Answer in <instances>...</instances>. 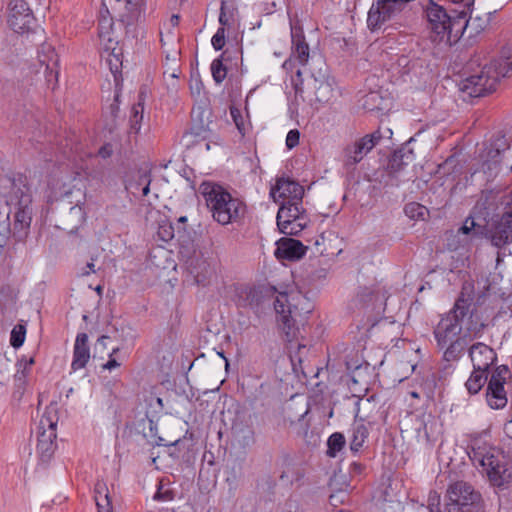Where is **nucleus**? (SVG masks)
<instances>
[{
    "label": "nucleus",
    "mask_w": 512,
    "mask_h": 512,
    "mask_svg": "<svg viewBox=\"0 0 512 512\" xmlns=\"http://www.w3.org/2000/svg\"><path fill=\"white\" fill-rule=\"evenodd\" d=\"M118 351L119 348H114L112 350L111 354L109 355V360L103 365L104 369L112 370L120 366V363L116 359L112 358V356L116 354Z\"/></svg>",
    "instance_id": "nucleus-53"
},
{
    "label": "nucleus",
    "mask_w": 512,
    "mask_h": 512,
    "mask_svg": "<svg viewBox=\"0 0 512 512\" xmlns=\"http://www.w3.org/2000/svg\"><path fill=\"white\" fill-rule=\"evenodd\" d=\"M230 114H231V117H232L239 133L242 136H245L248 131V126L245 123V120H244V117H243L241 111L238 108L231 107Z\"/></svg>",
    "instance_id": "nucleus-45"
},
{
    "label": "nucleus",
    "mask_w": 512,
    "mask_h": 512,
    "mask_svg": "<svg viewBox=\"0 0 512 512\" xmlns=\"http://www.w3.org/2000/svg\"><path fill=\"white\" fill-rule=\"evenodd\" d=\"M457 315L451 309L445 316L441 318L433 330L437 347L446 345L448 342L463 336L462 326L457 320Z\"/></svg>",
    "instance_id": "nucleus-17"
},
{
    "label": "nucleus",
    "mask_w": 512,
    "mask_h": 512,
    "mask_svg": "<svg viewBox=\"0 0 512 512\" xmlns=\"http://www.w3.org/2000/svg\"><path fill=\"white\" fill-rule=\"evenodd\" d=\"M175 230L172 223L168 220H163L158 225V230L156 232V239L168 243L174 238Z\"/></svg>",
    "instance_id": "nucleus-41"
},
{
    "label": "nucleus",
    "mask_w": 512,
    "mask_h": 512,
    "mask_svg": "<svg viewBox=\"0 0 512 512\" xmlns=\"http://www.w3.org/2000/svg\"><path fill=\"white\" fill-rule=\"evenodd\" d=\"M502 214L487 223V236L492 245L501 248L512 243V190L500 198Z\"/></svg>",
    "instance_id": "nucleus-8"
},
{
    "label": "nucleus",
    "mask_w": 512,
    "mask_h": 512,
    "mask_svg": "<svg viewBox=\"0 0 512 512\" xmlns=\"http://www.w3.org/2000/svg\"><path fill=\"white\" fill-rule=\"evenodd\" d=\"M232 431L243 446H250L255 442L254 430L251 425L235 423L232 427Z\"/></svg>",
    "instance_id": "nucleus-38"
},
{
    "label": "nucleus",
    "mask_w": 512,
    "mask_h": 512,
    "mask_svg": "<svg viewBox=\"0 0 512 512\" xmlns=\"http://www.w3.org/2000/svg\"><path fill=\"white\" fill-rule=\"evenodd\" d=\"M423 207L419 204L411 203L405 207L406 214L410 215L411 217H414V213L416 209H422Z\"/></svg>",
    "instance_id": "nucleus-58"
},
{
    "label": "nucleus",
    "mask_w": 512,
    "mask_h": 512,
    "mask_svg": "<svg viewBox=\"0 0 512 512\" xmlns=\"http://www.w3.org/2000/svg\"><path fill=\"white\" fill-rule=\"evenodd\" d=\"M490 200H494V195L490 193H482L480 199L472 210V214L464 221L459 231L463 234H472L473 236H482L487 234V225L479 222L482 218L486 220V217L490 215Z\"/></svg>",
    "instance_id": "nucleus-15"
},
{
    "label": "nucleus",
    "mask_w": 512,
    "mask_h": 512,
    "mask_svg": "<svg viewBox=\"0 0 512 512\" xmlns=\"http://www.w3.org/2000/svg\"><path fill=\"white\" fill-rule=\"evenodd\" d=\"M58 420L57 406L50 405L46 407L39 421V430H53V432L56 433Z\"/></svg>",
    "instance_id": "nucleus-36"
},
{
    "label": "nucleus",
    "mask_w": 512,
    "mask_h": 512,
    "mask_svg": "<svg viewBox=\"0 0 512 512\" xmlns=\"http://www.w3.org/2000/svg\"><path fill=\"white\" fill-rule=\"evenodd\" d=\"M468 356L474 369L486 372H489L490 367L497 360V354L494 349L483 342H476L469 346Z\"/></svg>",
    "instance_id": "nucleus-20"
},
{
    "label": "nucleus",
    "mask_w": 512,
    "mask_h": 512,
    "mask_svg": "<svg viewBox=\"0 0 512 512\" xmlns=\"http://www.w3.org/2000/svg\"><path fill=\"white\" fill-rule=\"evenodd\" d=\"M296 298H299V296L290 295L287 292H279L274 301L275 311L280 315L282 329L288 342L295 340L299 331L295 327V317L298 314V308L295 304L291 303Z\"/></svg>",
    "instance_id": "nucleus-11"
},
{
    "label": "nucleus",
    "mask_w": 512,
    "mask_h": 512,
    "mask_svg": "<svg viewBox=\"0 0 512 512\" xmlns=\"http://www.w3.org/2000/svg\"><path fill=\"white\" fill-rule=\"evenodd\" d=\"M211 73L214 81L217 84H220L224 81L227 75V68L223 64V55L212 61Z\"/></svg>",
    "instance_id": "nucleus-42"
},
{
    "label": "nucleus",
    "mask_w": 512,
    "mask_h": 512,
    "mask_svg": "<svg viewBox=\"0 0 512 512\" xmlns=\"http://www.w3.org/2000/svg\"><path fill=\"white\" fill-rule=\"evenodd\" d=\"M270 195L275 202H291L302 200L304 188L289 178H279L271 188Z\"/></svg>",
    "instance_id": "nucleus-19"
},
{
    "label": "nucleus",
    "mask_w": 512,
    "mask_h": 512,
    "mask_svg": "<svg viewBox=\"0 0 512 512\" xmlns=\"http://www.w3.org/2000/svg\"><path fill=\"white\" fill-rule=\"evenodd\" d=\"M487 405L494 410H501L507 406L508 398L505 385L500 382H488L486 388Z\"/></svg>",
    "instance_id": "nucleus-26"
},
{
    "label": "nucleus",
    "mask_w": 512,
    "mask_h": 512,
    "mask_svg": "<svg viewBox=\"0 0 512 512\" xmlns=\"http://www.w3.org/2000/svg\"><path fill=\"white\" fill-rule=\"evenodd\" d=\"M300 216H307L303 208L302 200L281 202L277 213V221L286 219H297Z\"/></svg>",
    "instance_id": "nucleus-31"
},
{
    "label": "nucleus",
    "mask_w": 512,
    "mask_h": 512,
    "mask_svg": "<svg viewBox=\"0 0 512 512\" xmlns=\"http://www.w3.org/2000/svg\"><path fill=\"white\" fill-rule=\"evenodd\" d=\"M329 89H330L329 84H327V83H322V84L319 86L317 93H318V92H320L321 90H329ZM316 97H317V100H318V101H322V100H323V99H322L318 94L316 95Z\"/></svg>",
    "instance_id": "nucleus-60"
},
{
    "label": "nucleus",
    "mask_w": 512,
    "mask_h": 512,
    "mask_svg": "<svg viewBox=\"0 0 512 512\" xmlns=\"http://www.w3.org/2000/svg\"><path fill=\"white\" fill-rule=\"evenodd\" d=\"M87 268L89 269V271H86L83 274L88 275L90 272H93V273L95 272L94 263H92V262L88 263Z\"/></svg>",
    "instance_id": "nucleus-62"
},
{
    "label": "nucleus",
    "mask_w": 512,
    "mask_h": 512,
    "mask_svg": "<svg viewBox=\"0 0 512 512\" xmlns=\"http://www.w3.org/2000/svg\"><path fill=\"white\" fill-rule=\"evenodd\" d=\"M119 98H120V94L116 93L114 96V101L110 105V113H111V116L114 118H116L119 113V103H120Z\"/></svg>",
    "instance_id": "nucleus-55"
},
{
    "label": "nucleus",
    "mask_w": 512,
    "mask_h": 512,
    "mask_svg": "<svg viewBox=\"0 0 512 512\" xmlns=\"http://www.w3.org/2000/svg\"><path fill=\"white\" fill-rule=\"evenodd\" d=\"M385 294H380L379 287H361L353 302L356 307L371 309L381 308Z\"/></svg>",
    "instance_id": "nucleus-22"
},
{
    "label": "nucleus",
    "mask_w": 512,
    "mask_h": 512,
    "mask_svg": "<svg viewBox=\"0 0 512 512\" xmlns=\"http://www.w3.org/2000/svg\"><path fill=\"white\" fill-rule=\"evenodd\" d=\"M510 371L508 366L506 365H500L497 366L494 371L491 373V376L489 378L488 382H500L501 384L505 385L506 380L508 378Z\"/></svg>",
    "instance_id": "nucleus-47"
},
{
    "label": "nucleus",
    "mask_w": 512,
    "mask_h": 512,
    "mask_svg": "<svg viewBox=\"0 0 512 512\" xmlns=\"http://www.w3.org/2000/svg\"><path fill=\"white\" fill-rule=\"evenodd\" d=\"M469 448L470 460L483 468L492 487L503 490L511 486L512 456L492 446L481 437L474 438Z\"/></svg>",
    "instance_id": "nucleus-2"
},
{
    "label": "nucleus",
    "mask_w": 512,
    "mask_h": 512,
    "mask_svg": "<svg viewBox=\"0 0 512 512\" xmlns=\"http://www.w3.org/2000/svg\"><path fill=\"white\" fill-rule=\"evenodd\" d=\"M212 46L215 50H221L225 45V28L219 27L211 39Z\"/></svg>",
    "instance_id": "nucleus-49"
},
{
    "label": "nucleus",
    "mask_w": 512,
    "mask_h": 512,
    "mask_svg": "<svg viewBox=\"0 0 512 512\" xmlns=\"http://www.w3.org/2000/svg\"><path fill=\"white\" fill-rule=\"evenodd\" d=\"M308 221L307 216H300L297 219H283L277 221V226L281 233L296 236L306 228Z\"/></svg>",
    "instance_id": "nucleus-33"
},
{
    "label": "nucleus",
    "mask_w": 512,
    "mask_h": 512,
    "mask_svg": "<svg viewBox=\"0 0 512 512\" xmlns=\"http://www.w3.org/2000/svg\"><path fill=\"white\" fill-rule=\"evenodd\" d=\"M350 450L353 453L359 452L364 446L368 436L369 429L363 422H354L349 430Z\"/></svg>",
    "instance_id": "nucleus-29"
},
{
    "label": "nucleus",
    "mask_w": 512,
    "mask_h": 512,
    "mask_svg": "<svg viewBox=\"0 0 512 512\" xmlns=\"http://www.w3.org/2000/svg\"><path fill=\"white\" fill-rule=\"evenodd\" d=\"M38 69L36 76L43 75L48 88L54 90L58 85L59 76V57L50 44L44 43L38 50ZM40 80L37 77V81Z\"/></svg>",
    "instance_id": "nucleus-12"
},
{
    "label": "nucleus",
    "mask_w": 512,
    "mask_h": 512,
    "mask_svg": "<svg viewBox=\"0 0 512 512\" xmlns=\"http://www.w3.org/2000/svg\"><path fill=\"white\" fill-rule=\"evenodd\" d=\"M107 64L110 68L111 73L113 74L115 81H118L117 75L120 73V68L122 66V62L118 54L114 53V51L109 54L107 58Z\"/></svg>",
    "instance_id": "nucleus-48"
},
{
    "label": "nucleus",
    "mask_w": 512,
    "mask_h": 512,
    "mask_svg": "<svg viewBox=\"0 0 512 512\" xmlns=\"http://www.w3.org/2000/svg\"><path fill=\"white\" fill-rule=\"evenodd\" d=\"M444 507L446 512H487V503L482 493L463 480L448 485Z\"/></svg>",
    "instance_id": "nucleus-5"
},
{
    "label": "nucleus",
    "mask_w": 512,
    "mask_h": 512,
    "mask_svg": "<svg viewBox=\"0 0 512 512\" xmlns=\"http://www.w3.org/2000/svg\"><path fill=\"white\" fill-rule=\"evenodd\" d=\"M306 248L304 245L292 238H281L277 242L275 256L282 260H298L304 256Z\"/></svg>",
    "instance_id": "nucleus-23"
},
{
    "label": "nucleus",
    "mask_w": 512,
    "mask_h": 512,
    "mask_svg": "<svg viewBox=\"0 0 512 512\" xmlns=\"http://www.w3.org/2000/svg\"><path fill=\"white\" fill-rule=\"evenodd\" d=\"M404 508L400 502H389L384 507V512H403Z\"/></svg>",
    "instance_id": "nucleus-54"
},
{
    "label": "nucleus",
    "mask_w": 512,
    "mask_h": 512,
    "mask_svg": "<svg viewBox=\"0 0 512 512\" xmlns=\"http://www.w3.org/2000/svg\"><path fill=\"white\" fill-rule=\"evenodd\" d=\"M56 433L53 430L40 431L38 435L37 451L42 460H48L54 453Z\"/></svg>",
    "instance_id": "nucleus-28"
},
{
    "label": "nucleus",
    "mask_w": 512,
    "mask_h": 512,
    "mask_svg": "<svg viewBox=\"0 0 512 512\" xmlns=\"http://www.w3.org/2000/svg\"><path fill=\"white\" fill-rule=\"evenodd\" d=\"M113 16L122 23L126 28V34L133 33L135 24L140 17V7L137 2L133 0H114L111 6Z\"/></svg>",
    "instance_id": "nucleus-18"
},
{
    "label": "nucleus",
    "mask_w": 512,
    "mask_h": 512,
    "mask_svg": "<svg viewBox=\"0 0 512 512\" xmlns=\"http://www.w3.org/2000/svg\"><path fill=\"white\" fill-rule=\"evenodd\" d=\"M25 328L22 325L16 326L11 331L10 344L14 348H19L25 340Z\"/></svg>",
    "instance_id": "nucleus-46"
},
{
    "label": "nucleus",
    "mask_w": 512,
    "mask_h": 512,
    "mask_svg": "<svg viewBox=\"0 0 512 512\" xmlns=\"http://www.w3.org/2000/svg\"><path fill=\"white\" fill-rule=\"evenodd\" d=\"M488 373L486 371L474 369L465 382V387L470 395L478 394L484 385L488 384Z\"/></svg>",
    "instance_id": "nucleus-34"
},
{
    "label": "nucleus",
    "mask_w": 512,
    "mask_h": 512,
    "mask_svg": "<svg viewBox=\"0 0 512 512\" xmlns=\"http://www.w3.org/2000/svg\"><path fill=\"white\" fill-rule=\"evenodd\" d=\"M10 208L4 202V197H0V246L5 245L10 232L9 214Z\"/></svg>",
    "instance_id": "nucleus-37"
},
{
    "label": "nucleus",
    "mask_w": 512,
    "mask_h": 512,
    "mask_svg": "<svg viewBox=\"0 0 512 512\" xmlns=\"http://www.w3.org/2000/svg\"><path fill=\"white\" fill-rule=\"evenodd\" d=\"M94 499L98 512H113L111 497L108 487L104 482H96L94 487Z\"/></svg>",
    "instance_id": "nucleus-30"
},
{
    "label": "nucleus",
    "mask_w": 512,
    "mask_h": 512,
    "mask_svg": "<svg viewBox=\"0 0 512 512\" xmlns=\"http://www.w3.org/2000/svg\"><path fill=\"white\" fill-rule=\"evenodd\" d=\"M34 364V359L30 358L29 360L25 361L24 364V370L30 368Z\"/></svg>",
    "instance_id": "nucleus-63"
},
{
    "label": "nucleus",
    "mask_w": 512,
    "mask_h": 512,
    "mask_svg": "<svg viewBox=\"0 0 512 512\" xmlns=\"http://www.w3.org/2000/svg\"><path fill=\"white\" fill-rule=\"evenodd\" d=\"M471 340L463 334L460 338L438 347L443 350L442 360L444 369H452V364L458 362L465 354Z\"/></svg>",
    "instance_id": "nucleus-21"
},
{
    "label": "nucleus",
    "mask_w": 512,
    "mask_h": 512,
    "mask_svg": "<svg viewBox=\"0 0 512 512\" xmlns=\"http://www.w3.org/2000/svg\"><path fill=\"white\" fill-rule=\"evenodd\" d=\"M175 497L174 490L170 487L169 483H164L163 480H161L158 484L157 491L153 496L154 500L157 501H171Z\"/></svg>",
    "instance_id": "nucleus-43"
},
{
    "label": "nucleus",
    "mask_w": 512,
    "mask_h": 512,
    "mask_svg": "<svg viewBox=\"0 0 512 512\" xmlns=\"http://www.w3.org/2000/svg\"><path fill=\"white\" fill-rule=\"evenodd\" d=\"M428 509L430 512H441L440 495L437 492L430 493L428 498Z\"/></svg>",
    "instance_id": "nucleus-51"
},
{
    "label": "nucleus",
    "mask_w": 512,
    "mask_h": 512,
    "mask_svg": "<svg viewBox=\"0 0 512 512\" xmlns=\"http://www.w3.org/2000/svg\"><path fill=\"white\" fill-rule=\"evenodd\" d=\"M300 133L297 129H292L286 136V146L289 149L296 147L299 144Z\"/></svg>",
    "instance_id": "nucleus-52"
},
{
    "label": "nucleus",
    "mask_w": 512,
    "mask_h": 512,
    "mask_svg": "<svg viewBox=\"0 0 512 512\" xmlns=\"http://www.w3.org/2000/svg\"><path fill=\"white\" fill-rule=\"evenodd\" d=\"M143 113H144V104L141 98V95L139 96V101L134 104L131 107L130 111V132L137 134L141 129V124L143 120Z\"/></svg>",
    "instance_id": "nucleus-39"
},
{
    "label": "nucleus",
    "mask_w": 512,
    "mask_h": 512,
    "mask_svg": "<svg viewBox=\"0 0 512 512\" xmlns=\"http://www.w3.org/2000/svg\"><path fill=\"white\" fill-rule=\"evenodd\" d=\"M406 7L395 0H373L368 11L367 27L372 32L396 28L402 23V13Z\"/></svg>",
    "instance_id": "nucleus-7"
},
{
    "label": "nucleus",
    "mask_w": 512,
    "mask_h": 512,
    "mask_svg": "<svg viewBox=\"0 0 512 512\" xmlns=\"http://www.w3.org/2000/svg\"><path fill=\"white\" fill-rule=\"evenodd\" d=\"M364 470V466L361 463L353 462L350 465L349 472L352 476L361 475Z\"/></svg>",
    "instance_id": "nucleus-56"
},
{
    "label": "nucleus",
    "mask_w": 512,
    "mask_h": 512,
    "mask_svg": "<svg viewBox=\"0 0 512 512\" xmlns=\"http://www.w3.org/2000/svg\"><path fill=\"white\" fill-rule=\"evenodd\" d=\"M89 359L90 348L88 345V335L86 333H79L75 339L71 369L77 371L84 368Z\"/></svg>",
    "instance_id": "nucleus-25"
},
{
    "label": "nucleus",
    "mask_w": 512,
    "mask_h": 512,
    "mask_svg": "<svg viewBox=\"0 0 512 512\" xmlns=\"http://www.w3.org/2000/svg\"><path fill=\"white\" fill-rule=\"evenodd\" d=\"M36 19L25 0H11L8 4L7 23L16 33L30 32L35 26Z\"/></svg>",
    "instance_id": "nucleus-14"
},
{
    "label": "nucleus",
    "mask_w": 512,
    "mask_h": 512,
    "mask_svg": "<svg viewBox=\"0 0 512 512\" xmlns=\"http://www.w3.org/2000/svg\"><path fill=\"white\" fill-rule=\"evenodd\" d=\"M292 57H295L301 65H306L309 59V46L305 42L302 33L292 31Z\"/></svg>",
    "instance_id": "nucleus-32"
},
{
    "label": "nucleus",
    "mask_w": 512,
    "mask_h": 512,
    "mask_svg": "<svg viewBox=\"0 0 512 512\" xmlns=\"http://www.w3.org/2000/svg\"><path fill=\"white\" fill-rule=\"evenodd\" d=\"M188 270L198 285H208L216 276L217 261L204 254L194 255L188 262Z\"/></svg>",
    "instance_id": "nucleus-16"
},
{
    "label": "nucleus",
    "mask_w": 512,
    "mask_h": 512,
    "mask_svg": "<svg viewBox=\"0 0 512 512\" xmlns=\"http://www.w3.org/2000/svg\"><path fill=\"white\" fill-rule=\"evenodd\" d=\"M453 313L457 315V320L461 324L462 332L471 341L481 336L486 324L482 319V315L477 309L472 308V304L463 298L456 300Z\"/></svg>",
    "instance_id": "nucleus-10"
},
{
    "label": "nucleus",
    "mask_w": 512,
    "mask_h": 512,
    "mask_svg": "<svg viewBox=\"0 0 512 512\" xmlns=\"http://www.w3.org/2000/svg\"><path fill=\"white\" fill-rule=\"evenodd\" d=\"M150 182L151 180L147 175H143L140 177L139 184L145 183V186L142 188V194L143 196H147L150 192Z\"/></svg>",
    "instance_id": "nucleus-57"
},
{
    "label": "nucleus",
    "mask_w": 512,
    "mask_h": 512,
    "mask_svg": "<svg viewBox=\"0 0 512 512\" xmlns=\"http://www.w3.org/2000/svg\"><path fill=\"white\" fill-rule=\"evenodd\" d=\"M454 4H460V8H463V5L467 2V0H450Z\"/></svg>",
    "instance_id": "nucleus-64"
},
{
    "label": "nucleus",
    "mask_w": 512,
    "mask_h": 512,
    "mask_svg": "<svg viewBox=\"0 0 512 512\" xmlns=\"http://www.w3.org/2000/svg\"><path fill=\"white\" fill-rule=\"evenodd\" d=\"M180 17L177 14H173L170 18V23L172 27H176L179 24Z\"/></svg>",
    "instance_id": "nucleus-61"
},
{
    "label": "nucleus",
    "mask_w": 512,
    "mask_h": 512,
    "mask_svg": "<svg viewBox=\"0 0 512 512\" xmlns=\"http://www.w3.org/2000/svg\"><path fill=\"white\" fill-rule=\"evenodd\" d=\"M505 73L498 71L495 65H485L481 70L460 83V90L470 97H482L495 91L499 80Z\"/></svg>",
    "instance_id": "nucleus-9"
},
{
    "label": "nucleus",
    "mask_w": 512,
    "mask_h": 512,
    "mask_svg": "<svg viewBox=\"0 0 512 512\" xmlns=\"http://www.w3.org/2000/svg\"><path fill=\"white\" fill-rule=\"evenodd\" d=\"M414 160L415 154L413 150L407 144L403 145L390 156L387 170L390 175L397 176Z\"/></svg>",
    "instance_id": "nucleus-24"
},
{
    "label": "nucleus",
    "mask_w": 512,
    "mask_h": 512,
    "mask_svg": "<svg viewBox=\"0 0 512 512\" xmlns=\"http://www.w3.org/2000/svg\"><path fill=\"white\" fill-rule=\"evenodd\" d=\"M282 68L284 70H286L287 72L293 70V68H294V60H293L292 56L284 61V63L282 64Z\"/></svg>",
    "instance_id": "nucleus-59"
},
{
    "label": "nucleus",
    "mask_w": 512,
    "mask_h": 512,
    "mask_svg": "<svg viewBox=\"0 0 512 512\" xmlns=\"http://www.w3.org/2000/svg\"><path fill=\"white\" fill-rule=\"evenodd\" d=\"M346 444L345 437L340 432H334L327 440V452L329 457H336Z\"/></svg>",
    "instance_id": "nucleus-40"
},
{
    "label": "nucleus",
    "mask_w": 512,
    "mask_h": 512,
    "mask_svg": "<svg viewBox=\"0 0 512 512\" xmlns=\"http://www.w3.org/2000/svg\"><path fill=\"white\" fill-rule=\"evenodd\" d=\"M511 141L501 131L494 133L484 144L480 153V169L475 173H482L485 181H492L500 172L502 157L509 150Z\"/></svg>",
    "instance_id": "nucleus-6"
},
{
    "label": "nucleus",
    "mask_w": 512,
    "mask_h": 512,
    "mask_svg": "<svg viewBox=\"0 0 512 512\" xmlns=\"http://www.w3.org/2000/svg\"><path fill=\"white\" fill-rule=\"evenodd\" d=\"M198 190L217 223L228 225L240 221L245 216L246 204L222 185L213 181H203Z\"/></svg>",
    "instance_id": "nucleus-3"
},
{
    "label": "nucleus",
    "mask_w": 512,
    "mask_h": 512,
    "mask_svg": "<svg viewBox=\"0 0 512 512\" xmlns=\"http://www.w3.org/2000/svg\"><path fill=\"white\" fill-rule=\"evenodd\" d=\"M292 86L295 91L296 97L302 96L303 94V79H302V72L300 69L296 71L295 76L291 77Z\"/></svg>",
    "instance_id": "nucleus-50"
},
{
    "label": "nucleus",
    "mask_w": 512,
    "mask_h": 512,
    "mask_svg": "<svg viewBox=\"0 0 512 512\" xmlns=\"http://www.w3.org/2000/svg\"><path fill=\"white\" fill-rule=\"evenodd\" d=\"M430 28V39L434 43H445L452 46L461 38L466 30V24L459 17V9L449 13L440 5L430 1L425 9Z\"/></svg>",
    "instance_id": "nucleus-4"
},
{
    "label": "nucleus",
    "mask_w": 512,
    "mask_h": 512,
    "mask_svg": "<svg viewBox=\"0 0 512 512\" xmlns=\"http://www.w3.org/2000/svg\"><path fill=\"white\" fill-rule=\"evenodd\" d=\"M362 107L367 111H382L387 108V99L378 91H370L363 96Z\"/></svg>",
    "instance_id": "nucleus-35"
},
{
    "label": "nucleus",
    "mask_w": 512,
    "mask_h": 512,
    "mask_svg": "<svg viewBox=\"0 0 512 512\" xmlns=\"http://www.w3.org/2000/svg\"><path fill=\"white\" fill-rule=\"evenodd\" d=\"M0 197H4L7 208L14 207L13 236L24 241L32 222V193L28 178L23 174L0 177Z\"/></svg>",
    "instance_id": "nucleus-1"
},
{
    "label": "nucleus",
    "mask_w": 512,
    "mask_h": 512,
    "mask_svg": "<svg viewBox=\"0 0 512 512\" xmlns=\"http://www.w3.org/2000/svg\"><path fill=\"white\" fill-rule=\"evenodd\" d=\"M382 134L376 130L357 139L344 147L342 152L345 167H354L379 143Z\"/></svg>",
    "instance_id": "nucleus-13"
},
{
    "label": "nucleus",
    "mask_w": 512,
    "mask_h": 512,
    "mask_svg": "<svg viewBox=\"0 0 512 512\" xmlns=\"http://www.w3.org/2000/svg\"><path fill=\"white\" fill-rule=\"evenodd\" d=\"M236 9L232 6H228L225 1H222L219 15V23L221 27L231 26Z\"/></svg>",
    "instance_id": "nucleus-44"
},
{
    "label": "nucleus",
    "mask_w": 512,
    "mask_h": 512,
    "mask_svg": "<svg viewBox=\"0 0 512 512\" xmlns=\"http://www.w3.org/2000/svg\"><path fill=\"white\" fill-rule=\"evenodd\" d=\"M474 4V0H467L463 5L462 9H459V17H463V21L466 24V30L470 29V36L476 35L483 31L488 24V19L480 16L472 17L471 15L467 18L468 13H471V6Z\"/></svg>",
    "instance_id": "nucleus-27"
}]
</instances>
